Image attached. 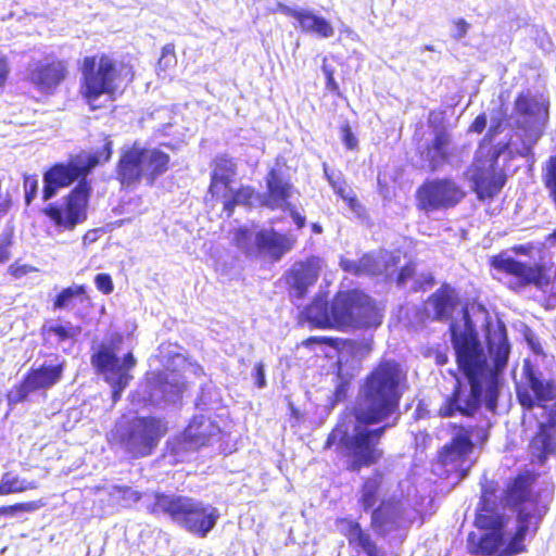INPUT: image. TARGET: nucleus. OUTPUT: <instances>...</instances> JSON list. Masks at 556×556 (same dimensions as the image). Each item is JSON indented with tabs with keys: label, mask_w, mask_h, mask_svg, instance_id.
<instances>
[{
	"label": "nucleus",
	"mask_w": 556,
	"mask_h": 556,
	"mask_svg": "<svg viewBox=\"0 0 556 556\" xmlns=\"http://www.w3.org/2000/svg\"><path fill=\"white\" fill-rule=\"evenodd\" d=\"M456 362L465 380L456 378L453 393L439 408V416L472 417L482 404L493 412L497 406L500 375L505 369L510 345L504 327L489 332L484 348L467 311L450 326Z\"/></svg>",
	"instance_id": "f257e3e1"
},
{
	"label": "nucleus",
	"mask_w": 556,
	"mask_h": 556,
	"mask_svg": "<svg viewBox=\"0 0 556 556\" xmlns=\"http://www.w3.org/2000/svg\"><path fill=\"white\" fill-rule=\"evenodd\" d=\"M535 476L531 472L518 475L504 492L503 508L515 514L511 521L500 513L496 495L486 488L482 490L475 525L489 532L468 538L470 552L481 556H491L506 542L500 556H515L525 552L523 544L529 533L535 534L548 510V501L534 492Z\"/></svg>",
	"instance_id": "f03ea898"
},
{
	"label": "nucleus",
	"mask_w": 556,
	"mask_h": 556,
	"mask_svg": "<svg viewBox=\"0 0 556 556\" xmlns=\"http://www.w3.org/2000/svg\"><path fill=\"white\" fill-rule=\"evenodd\" d=\"M405 386L406 372L395 361L381 362L365 378L354 408V432L348 434L336 429L327 440V446L339 440L345 447L350 470L358 471L382 457L383 452L378 446L380 439L394 422L372 429L370 426L383 422L397 410Z\"/></svg>",
	"instance_id": "7ed1b4c3"
},
{
	"label": "nucleus",
	"mask_w": 556,
	"mask_h": 556,
	"mask_svg": "<svg viewBox=\"0 0 556 556\" xmlns=\"http://www.w3.org/2000/svg\"><path fill=\"white\" fill-rule=\"evenodd\" d=\"M515 110L518 114L517 123L523 131L521 146L516 147L514 142L509 141L490 159L475 160L468 172L479 199L493 198L505 185V176L496 167L497 156L508 151L510 155L517 154L533 159V147L544 132L548 118L547 106L544 102L529 94H520L516 100Z\"/></svg>",
	"instance_id": "20e7f679"
},
{
	"label": "nucleus",
	"mask_w": 556,
	"mask_h": 556,
	"mask_svg": "<svg viewBox=\"0 0 556 556\" xmlns=\"http://www.w3.org/2000/svg\"><path fill=\"white\" fill-rule=\"evenodd\" d=\"M517 397L525 409L536 407L546 415L530 443L532 454L543 460L556 453V381L531 372L528 384L517 389Z\"/></svg>",
	"instance_id": "39448f33"
},
{
	"label": "nucleus",
	"mask_w": 556,
	"mask_h": 556,
	"mask_svg": "<svg viewBox=\"0 0 556 556\" xmlns=\"http://www.w3.org/2000/svg\"><path fill=\"white\" fill-rule=\"evenodd\" d=\"M146 508L152 515H166L187 532L206 538L214 529L219 511L210 503L179 494L155 493L146 500Z\"/></svg>",
	"instance_id": "423d86ee"
},
{
	"label": "nucleus",
	"mask_w": 556,
	"mask_h": 556,
	"mask_svg": "<svg viewBox=\"0 0 556 556\" xmlns=\"http://www.w3.org/2000/svg\"><path fill=\"white\" fill-rule=\"evenodd\" d=\"M80 72V94L92 110L99 108L102 96L113 100L122 85L134 79L131 67L104 53L86 56Z\"/></svg>",
	"instance_id": "0eeeda50"
},
{
	"label": "nucleus",
	"mask_w": 556,
	"mask_h": 556,
	"mask_svg": "<svg viewBox=\"0 0 556 556\" xmlns=\"http://www.w3.org/2000/svg\"><path fill=\"white\" fill-rule=\"evenodd\" d=\"M331 327L371 328L381 324L382 316L371 299L353 290L339 292L331 303Z\"/></svg>",
	"instance_id": "6e6552de"
},
{
	"label": "nucleus",
	"mask_w": 556,
	"mask_h": 556,
	"mask_svg": "<svg viewBox=\"0 0 556 556\" xmlns=\"http://www.w3.org/2000/svg\"><path fill=\"white\" fill-rule=\"evenodd\" d=\"M165 432L166 427L161 419L139 417L118 424L114 435L127 454L138 458L150 455Z\"/></svg>",
	"instance_id": "1a4fd4ad"
},
{
	"label": "nucleus",
	"mask_w": 556,
	"mask_h": 556,
	"mask_svg": "<svg viewBox=\"0 0 556 556\" xmlns=\"http://www.w3.org/2000/svg\"><path fill=\"white\" fill-rule=\"evenodd\" d=\"M236 245L249 257L279 261L294 245L295 240L274 228H240L233 237Z\"/></svg>",
	"instance_id": "9d476101"
},
{
	"label": "nucleus",
	"mask_w": 556,
	"mask_h": 556,
	"mask_svg": "<svg viewBox=\"0 0 556 556\" xmlns=\"http://www.w3.org/2000/svg\"><path fill=\"white\" fill-rule=\"evenodd\" d=\"M111 141H106L103 146V152L87 157V164H85V157L77 156L66 164L58 163L47 170L43 175V200L48 201L52 199L61 188H65L79 177L87 175L88 172L99 163L109 161L111 156Z\"/></svg>",
	"instance_id": "9b49d317"
},
{
	"label": "nucleus",
	"mask_w": 556,
	"mask_h": 556,
	"mask_svg": "<svg viewBox=\"0 0 556 556\" xmlns=\"http://www.w3.org/2000/svg\"><path fill=\"white\" fill-rule=\"evenodd\" d=\"M89 193L90 187L86 180H80L66 198L49 204L43 213L55 226L72 230L87 218Z\"/></svg>",
	"instance_id": "f8f14e48"
},
{
	"label": "nucleus",
	"mask_w": 556,
	"mask_h": 556,
	"mask_svg": "<svg viewBox=\"0 0 556 556\" xmlns=\"http://www.w3.org/2000/svg\"><path fill=\"white\" fill-rule=\"evenodd\" d=\"M91 363L104 375L105 381L111 386L113 401H118L132 379L129 370L136 365L134 355L127 353L121 362L113 350L102 348L92 355Z\"/></svg>",
	"instance_id": "ddd939ff"
},
{
	"label": "nucleus",
	"mask_w": 556,
	"mask_h": 556,
	"mask_svg": "<svg viewBox=\"0 0 556 556\" xmlns=\"http://www.w3.org/2000/svg\"><path fill=\"white\" fill-rule=\"evenodd\" d=\"M464 197L463 189L454 180L447 178L425 182L416 194L418 208L427 215L454 207Z\"/></svg>",
	"instance_id": "4468645a"
},
{
	"label": "nucleus",
	"mask_w": 556,
	"mask_h": 556,
	"mask_svg": "<svg viewBox=\"0 0 556 556\" xmlns=\"http://www.w3.org/2000/svg\"><path fill=\"white\" fill-rule=\"evenodd\" d=\"M491 265L495 270L505 275V283L514 290L529 285L543 288L548 283V278L541 266L519 262L506 253L492 257Z\"/></svg>",
	"instance_id": "2eb2a0df"
},
{
	"label": "nucleus",
	"mask_w": 556,
	"mask_h": 556,
	"mask_svg": "<svg viewBox=\"0 0 556 556\" xmlns=\"http://www.w3.org/2000/svg\"><path fill=\"white\" fill-rule=\"evenodd\" d=\"M472 448L473 443L469 430L459 427L450 443L445 444L440 452L439 459L446 471H456L460 478H465L473 464L470 457Z\"/></svg>",
	"instance_id": "dca6fc26"
},
{
	"label": "nucleus",
	"mask_w": 556,
	"mask_h": 556,
	"mask_svg": "<svg viewBox=\"0 0 556 556\" xmlns=\"http://www.w3.org/2000/svg\"><path fill=\"white\" fill-rule=\"evenodd\" d=\"M185 387V381L179 374H152L147 378L142 399L157 406L175 404L180 400Z\"/></svg>",
	"instance_id": "f3484780"
},
{
	"label": "nucleus",
	"mask_w": 556,
	"mask_h": 556,
	"mask_svg": "<svg viewBox=\"0 0 556 556\" xmlns=\"http://www.w3.org/2000/svg\"><path fill=\"white\" fill-rule=\"evenodd\" d=\"M399 261V255L388 251H380L378 253L365 254L357 261L341 258L340 266L344 271L356 276L382 274L389 276L394 273Z\"/></svg>",
	"instance_id": "a211bd4d"
},
{
	"label": "nucleus",
	"mask_w": 556,
	"mask_h": 556,
	"mask_svg": "<svg viewBox=\"0 0 556 556\" xmlns=\"http://www.w3.org/2000/svg\"><path fill=\"white\" fill-rule=\"evenodd\" d=\"M66 63L60 60L37 61L28 67L29 81L41 92H50L66 77Z\"/></svg>",
	"instance_id": "6ab92c4d"
},
{
	"label": "nucleus",
	"mask_w": 556,
	"mask_h": 556,
	"mask_svg": "<svg viewBox=\"0 0 556 556\" xmlns=\"http://www.w3.org/2000/svg\"><path fill=\"white\" fill-rule=\"evenodd\" d=\"M277 11L295 20V27L307 34L317 35L320 38H330L334 35V28L323 16L302 8H291L281 2L277 3Z\"/></svg>",
	"instance_id": "aec40b11"
},
{
	"label": "nucleus",
	"mask_w": 556,
	"mask_h": 556,
	"mask_svg": "<svg viewBox=\"0 0 556 556\" xmlns=\"http://www.w3.org/2000/svg\"><path fill=\"white\" fill-rule=\"evenodd\" d=\"M321 265L320 258L311 257L292 266L287 276L291 296L299 300L304 298L308 288L317 281Z\"/></svg>",
	"instance_id": "412c9836"
},
{
	"label": "nucleus",
	"mask_w": 556,
	"mask_h": 556,
	"mask_svg": "<svg viewBox=\"0 0 556 556\" xmlns=\"http://www.w3.org/2000/svg\"><path fill=\"white\" fill-rule=\"evenodd\" d=\"M403 522V504L397 500H381L371 511V527L380 535L396 530Z\"/></svg>",
	"instance_id": "4be33fe9"
},
{
	"label": "nucleus",
	"mask_w": 556,
	"mask_h": 556,
	"mask_svg": "<svg viewBox=\"0 0 556 556\" xmlns=\"http://www.w3.org/2000/svg\"><path fill=\"white\" fill-rule=\"evenodd\" d=\"M267 192L258 195L260 203L271 210L289 208L288 200L292 195V185L276 169H271L266 177Z\"/></svg>",
	"instance_id": "5701e85b"
},
{
	"label": "nucleus",
	"mask_w": 556,
	"mask_h": 556,
	"mask_svg": "<svg viewBox=\"0 0 556 556\" xmlns=\"http://www.w3.org/2000/svg\"><path fill=\"white\" fill-rule=\"evenodd\" d=\"M62 370V365H42L31 370L17 390L16 401H24L31 392L51 388L61 379Z\"/></svg>",
	"instance_id": "b1692460"
},
{
	"label": "nucleus",
	"mask_w": 556,
	"mask_h": 556,
	"mask_svg": "<svg viewBox=\"0 0 556 556\" xmlns=\"http://www.w3.org/2000/svg\"><path fill=\"white\" fill-rule=\"evenodd\" d=\"M220 432V428L211 418L195 416L184 432L185 441L193 447L210 444Z\"/></svg>",
	"instance_id": "393cba45"
},
{
	"label": "nucleus",
	"mask_w": 556,
	"mask_h": 556,
	"mask_svg": "<svg viewBox=\"0 0 556 556\" xmlns=\"http://www.w3.org/2000/svg\"><path fill=\"white\" fill-rule=\"evenodd\" d=\"M236 175V164L232 159L226 155L217 156L214 161L210 192L213 197L218 198L227 190H230V184Z\"/></svg>",
	"instance_id": "a878e982"
},
{
	"label": "nucleus",
	"mask_w": 556,
	"mask_h": 556,
	"mask_svg": "<svg viewBox=\"0 0 556 556\" xmlns=\"http://www.w3.org/2000/svg\"><path fill=\"white\" fill-rule=\"evenodd\" d=\"M141 176H144L143 160H141L140 144L135 142L119 160L118 177L123 185H130Z\"/></svg>",
	"instance_id": "bb28decb"
},
{
	"label": "nucleus",
	"mask_w": 556,
	"mask_h": 556,
	"mask_svg": "<svg viewBox=\"0 0 556 556\" xmlns=\"http://www.w3.org/2000/svg\"><path fill=\"white\" fill-rule=\"evenodd\" d=\"M141 176H144L143 160H141L140 144L135 142L119 160L118 177L123 185H130Z\"/></svg>",
	"instance_id": "cd10ccee"
},
{
	"label": "nucleus",
	"mask_w": 556,
	"mask_h": 556,
	"mask_svg": "<svg viewBox=\"0 0 556 556\" xmlns=\"http://www.w3.org/2000/svg\"><path fill=\"white\" fill-rule=\"evenodd\" d=\"M143 160L144 177L152 184L154 179L168 169L169 156L156 148L147 149L140 146Z\"/></svg>",
	"instance_id": "c85d7f7f"
},
{
	"label": "nucleus",
	"mask_w": 556,
	"mask_h": 556,
	"mask_svg": "<svg viewBox=\"0 0 556 556\" xmlns=\"http://www.w3.org/2000/svg\"><path fill=\"white\" fill-rule=\"evenodd\" d=\"M451 137L445 131H437L424 156L431 170H435L448 160Z\"/></svg>",
	"instance_id": "c756f323"
},
{
	"label": "nucleus",
	"mask_w": 556,
	"mask_h": 556,
	"mask_svg": "<svg viewBox=\"0 0 556 556\" xmlns=\"http://www.w3.org/2000/svg\"><path fill=\"white\" fill-rule=\"evenodd\" d=\"M455 303L456 293L448 286L441 287L428 301V305L433 308L437 319L447 318L452 314Z\"/></svg>",
	"instance_id": "7c9ffc66"
},
{
	"label": "nucleus",
	"mask_w": 556,
	"mask_h": 556,
	"mask_svg": "<svg viewBox=\"0 0 556 556\" xmlns=\"http://www.w3.org/2000/svg\"><path fill=\"white\" fill-rule=\"evenodd\" d=\"M383 493V476L376 472L372 477L366 479L361 492L358 503L364 511L371 510Z\"/></svg>",
	"instance_id": "2f4dec72"
},
{
	"label": "nucleus",
	"mask_w": 556,
	"mask_h": 556,
	"mask_svg": "<svg viewBox=\"0 0 556 556\" xmlns=\"http://www.w3.org/2000/svg\"><path fill=\"white\" fill-rule=\"evenodd\" d=\"M304 315L307 320L320 328L331 327V305H328V301L325 295L318 294L311 305H308Z\"/></svg>",
	"instance_id": "473e14b6"
},
{
	"label": "nucleus",
	"mask_w": 556,
	"mask_h": 556,
	"mask_svg": "<svg viewBox=\"0 0 556 556\" xmlns=\"http://www.w3.org/2000/svg\"><path fill=\"white\" fill-rule=\"evenodd\" d=\"M219 197L224 198V211L227 213L229 217L232 214L233 207L236 205H252L254 199V191L250 187H241L238 190H233L230 187V190H227L224 194Z\"/></svg>",
	"instance_id": "72a5a7b5"
},
{
	"label": "nucleus",
	"mask_w": 556,
	"mask_h": 556,
	"mask_svg": "<svg viewBox=\"0 0 556 556\" xmlns=\"http://www.w3.org/2000/svg\"><path fill=\"white\" fill-rule=\"evenodd\" d=\"M338 528L340 533L346 536L350 545H355L361 548L371 540L370 534L365 532L357 521L346 518L340 519L338 521Z\"/></svg>",
	"instance_id": "f704fd0d"
},
{
	"label": "nucleus",
	"mask_w": 556,
	"mask_h": 556,
	"mask_svg": "<svg viewBox=\"0 0 556 556\" xmlns=\"http://www.w3.org/2000/svg\"><path fill=\"white\" fill-rule=\"evenodd\" d=\"M108 495L112 504L121 505L123 507H129L130 505L137 503L142 497L140 492L126 485L110 486L108 489Z\"/></svg>",
	"instance_id": "c9c22d12"
},
{
	"label": "nucleus",
	"mask_w": 556,
	"mask_h": 556,
	"mask_svg": "<svg viewBox=\"0 0 556 556\" xmlns=\"http://www.w3.org/2000/svg\"><path fill=\"white\" fill-rule=\"evenodd\" d=\"M36 488L37 483L35 481H27L11 472H5L0 481V495L34 490Z\"/></svg>",
	"instance_id": "e433bc0d"
},
{
	"label": "nucleus",
	"mask_w": 556,
	"mask_h": 556,
	"mask_svg": "<svg viewBox=\"0 0 556 556\" xmlns=\"http://www.w3.org/2000/svg\"><path fill=\"white\" fill-rule=\"evenodd\" d=\"M86 288L85 286L74 285L63 289L53 302L54 309L70 308L75 300L80 303L85 300Z\"/></svg>",
	"instance_id": "4c0bfd02"
},
{
	"label": "nucleus",
	"mask_w": 556,
	"mask_h": 556,
	"mask_svg": "<svg viewBox=\"0 0 556 556\" xmlns=\"http://www.w3.org/2000/svg\"><path fill=\"white\" fill-rule=\"evenodd\" d=\"M43 331L48 334H53L59 341H64L79 334L80 328L74 327L71 323L50 325L43 328Z\"/></svg>",
	"instance_id": "58836bf2"
},
{
	"label": "nucleus",
	"mask_w": 556,
	"mask_h": 556,
	"mask_svg": "<svg viewBox=\"0 0 556 556\" xmlns=\"http://www.w3.org/2000/svg\"><path fill=\"white\" fill-rule=\"evenodd\" d=\"M41 507L39 502L18 503L11 506L0 507V515L15 516L20 513H31Z\"/></svg>",
	"instance_id": "ea45409f"
},
{
	"label": "nucleus",
	"mask_w": 556,
	"mask_h": 556,
	"mask_svg": "<svg viewBox=\"0 0 556 556\" xmlns=\"http://www.w3.org/2000/svg\"><path fill=\"white\" fill-rule=\"evenodd\" d=\"M218 400V394L215 388L211 384L205 386L201 389V395L198 399L197 407L200 409H206L211 407Z\"/></svg>",
	"instance_id": "a19ab883"
},
{
	"label": "nucleus",
	"mask_w": 556,
	"mask_h": 556,
	"mask_svg": "<svg viewBox=\"0 0 556 556\" xmlns=\"http://www.w3.org/2000/svg\"><path fill=\"white\" fill-rule=\"evenodd\" d=\"M471 25L464 18H455L452 21L451 37L454 40H462L466 37Z\"/></svg>",
	"instance_id": "79ce46f5"
},
{
	"label": "nucleus",
	"mask_w": 556,
	"mask_h": 556,
	"mask_svg": "<svg viewBox=\"0 0 556 556\" xmlns=\"http://www.w3.org/2000/svg\"><path fill=\"white\" fill-rule=\"evenodd\" d=\"M25 202L27 205L36 198L38 191V179L36 176L24 177Z\"/></svg>",
	"instance_id": "37998d69"
},
{
	"label": "nucleus",
	"mask_w": 556,
	"mask_h": 556,
	"mask_svg": "<svg viewBox=\"0 0 556 556\" xmlns=\"http://www.w3.org/2000/svg\"><path fill=\"white\" fill-rule=\"evenodd\" d=\"M94 283L97 289L104 294H110L113 292L114 286L112 278L109 274H98L94 278Z\"/></svg>",
	"instance_id": "c03bdc74"
},
{
	"label": "nucleus",
	"mask_w": 556,
	"mask_h": 556,
	"mask_svg": "<svg viewBox=\"0 0 556 556\" xmlns=\"http://www.w3.org/2000/svg\"><path fill=\"white\" fill-rule=\"evenodd\" d=\"M434 283L433 277L430 273H422L420 275H415L414 283H412L410 289L413 291L425 290L428 287H432Z\"/></svg>",
	"instance_id": "a18cd8bd"
},
{
	"label": "nucleus",
	"mask_w": 556,
	"mask_h": 556,
	"mask_svg": "<svg viewBox=\"0 0 556 556\" xmlns=\"http://www.w3.org/2000/svg\"><path fill=\"white\" fill-rule=\"evenodd\" d=\"M11 245H12V235L8 233V232L0 235V263H5L7 261L10 260Z\"/></svg>",
	"instance_id": "49530a36"
},
{
	"label": "nucleus",
	"mask_w": 556,
	"mask_h": 556,
	"mask_svg": "<svg viewBox=\"0 0 556 556\" xmlns=\"http://www.w3.org/2000/svg\"><path fill=\"white\" fill-rule=\"evenodd\" d=\"M415 275V266L413 264L404 266L399 273L396 280L397 286L404 288L407 286L408 281H412L414 283Z\"/></svg>",
	"instance_id": "de8ad7c7"
},
{
	"label": "nucleus",
	"mask_w": 556,
	"mask_h": 556,
	"mask_svg": "<svg viewBox=\"0 0 556 556\" xmlns=\"http://www.w3.org/2000/svg\"><path fill=\"white\" fill-rule=\"evenodd\" d=\"M342 141L348 149H355L357 147V139L351 130L349 124H344L341 126Z\"/></svg>",
	"instance_id": "09e8293b"
},
{
	"label": "nucleus",
	"mask_w": 556,
	"mask_h": 556,
	"mask_svg": "<svg viewBox=\"0 0 556 556\" xmlns=\"http://www.w3.org/2000/svg\"><path fill=\"white\" fill-rule=\"evenodd\" d=\"M253 378L257 388L262 389L266 386L265 370L262 363H257L253 369Z\"/></svg>",
	"instance_id": "8fccbe9b"
},
{
	"label": "nucleus",
	"mask_w": 556,
	"mask_h": 556,
	"mask_svg": "<svg viewBox=\"0 0 556 556\" xmlns=\"http://www.w3.org/2000/svg\"><path fill=\"white\" fill-rule=\"evenodd\" d=\"M361 549L367 556H386V552L383 549H381L380 547H378L372 540H370L364 546H362Z\"/></svg>",
	"instance_id": "3c124183"
},
{
	"label": "nucleus",
	"mask_w": 556,
	"mask_h": 556,
	"mask_svg": "<svg viewBox=\"0 0 556 556\" xmlns=\"http://www.w3.org/2000/svg\"><path fill=\"white\" fill-rule=\"evenodd\" d=\"M504 121L502 118H492L491 125L488 131L486 137L491 141L493 137L503 131Z\"/></svg>",
	"instance_id": "603ef678"
},
{
	"label": "nucleus",
	"mask_w": 556,
	"mask_h": 556,
	"mask_svg": "<svg viewBox=\"0 0 556 556\" xmlns=\"http://www.w3.org/2000/svg\"><path fill=\"white\" fill-rule=\"evenodd\" d=\"M349 388H350L349 381L341 380L337 384L336 391H334V402L336 403L341 402L345 399Z\"/></svg>",
	"instance_id": "864d4df0"
},
{
	"label": "nucleus",
	"mask_w": 556,
	"mask_h": 556,
	"mask_svg": "<svg viewBox=\"0 0 556 556\" xmlns=\"http://www.w3.org/2000/svg\"><path fill=\"white\" fill-rule=\"evenodd\" d=\"M9 270H10L11 275L14 276L15 278H21V277L27 275L28 273L33 271L34 267H31L29 265L13 264L9 267Z\"/></svg>",
	"instance_id": "5fc2aeb1"
},
{
	"label": "nucleus",
	"mask_w": 556,
	"mask_h": 556,
	"mask_svg": "<svg viewBox=\"0 0 556 556\" xmlns=\"http://www.w3.org/2000/svg\"><path fill=\"white\" fill-rule=\"evenodd\" d=\"M488 118L484 113L478 115L470 126V130L475 132H482L486 127Z\"/></svg>",
	"instance_id": "6e6d98bb"
},
{
	"label": "nucleus",
	"mask_w": 556,
	"mask_h": 556,
	"mask_svg": "<svg viewBox=\"0 0 556 556\" xmlns=\"http://www.w3.org/2000/svg\"><path fill=\"white\" fill-rule=\"evenodd\" d=\"M10 68L7 58L0 53V87L4 85L8 75H9Z\"/></svg>",
	"instance_id": "4d7b16f0"
},
{
	"label": "nucleus",
	"mask_w": 556,
	"mask_h": 556,
	"mask_svg": "<svg viewBox=\"0 0 556 556\" xmlns=\"http://www.w3.org/2000/svg\"><path fill=\"white\" fill-rule=\"evenodd\" d=\"M176 64V55L161 56L157 63V67L161 71H166Z\"/></svg>",
	"instance_id": "13d9d810"
},
{
	"label": "nucleus",
	"mask_w": 556,
	"mask_h": 556,
	"mask_svg": "<svg viewBox=\"0 0 556 556\" xmlns=\"http://www.w3.org/2000/svg\"><path fill=\"white\" fill-rule=\"evenodd\" d=\"M323 72L325 73V76L327 78V87L330 90H336L338 88L337 83L333 78V71L330 70L325 63L323 65Z\"/></svg>",
	"instance_id": "bf43d9fd"
},
{
	"label": "nucleus",
	"mask_w": 556,
	"mask_h": 556,
	"mask_svg": "<svg viewBox=\"0 0 556 556\" xmlns=\"http://www.w3.org/2000/svg\"><path fill=\"white\" fill-rule=\"evenodd\" d=\"M336 192L338 194H340L344 200H349L350 201V205L352 208H354L355 204L357 203L355 199L353 198H349V195L346 194V188L341 186V185H337L334 181H331Z\"/></svg>",
	"instance_id": "052dcab7"
},
{
	"label": "nucleus",
	"mask_w": 556,
	"mask_h": 556,
	"mask_svg": "<svg viewBox=\"0 0 556 556\" xmlns=\"http://www.w3.org/2000/svg\"><path fill=\"white\" fill-rule=\"evenodd\" d=\"M287 210L290 211V215H291L293 222L296 224L298 228L304 227L305 217L302 216L299 212H296L293 207H291L290 204H289V208H287Z\"/></svg>",
	"instance_id": "680f3d73"
},
{
	"label": "nucleus",
	"mask_w": 556,
	"mask_h": 556,
	"mask_svg": "<svg viewBox=\"0 0 556 556\" xmlns=\"http://www.w3.org/2000/svg\"><path fill=\"white\" fill-rule=\"evenodd\" d=\"M534 249H535V247L532 243H529V244L517 245V247L514 248V251H516L517 253H520V254L528 255Z\"/></svg>",
	"instance_id": "e2e57ef3"
},
{
	"label": "nucleus",
	"mask_w": 556,
	"mask_h": 556,
	"mask_svg": "<svg viewBox=\"0 0 556 556\" xmlns=\"http://www.w3.org/2000/svg\"><path fill=\"white\" fill-rule=\"evenodd\" d=\"M544 247H556V231H554L553 233L548 235L545 239V242L543 243Z\"/></svg>",
	"instance_id": "0e129e2a"
},
{
	"label": "nucleus",
	"mask_w": 556,
	"mask_h": 556,
	"mask_svg": "<svg viewBox=\"0 0 556 556\" xmlns=\"http://www.w3.org/2000/svg\"><path fill=\"white\" fill-rule=\"evenodd\" d=\"M175 55L174 46L173 45H166L162 49V55L161 56H169Z\"/></svg>",
	"instance_id": "69168bd1"
},
{
	"label": "nucleus",
	"mask_w": 556,
	"mask_h": 556,
	"mask_svg": "<svg viewBox=\"0 0 556 556\" xmlns=\"http://www.w3.org/2000/svg\"><path fill=\"white\" fill-rule=\"evenodd\" d=\"M312 229L315 233H321L323 232V227L319 225V224H313L312 225Z\"/></svg>",
	"instance_id": "338daca9"
},
{
	"label": "nucleus",
	"mask_w": 556,
	"mask_h": 556,
	"mask_svg": "<svg viewBox=\"0 0 556 556\" xmlns=\"http://www.w3.org/2000/svg\"><path fill=\"white\" fill-rule=\"evenodd\" d=\"M324 340H326V338H316V337H315V338H311V339H308V340H307V343H309V342H317V341H324ZM328 340H329V339H327V341H328Z\"/></svg>",
	"instance_id": "774afa93"
}]
</instances>
